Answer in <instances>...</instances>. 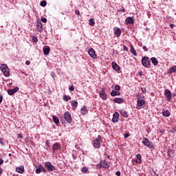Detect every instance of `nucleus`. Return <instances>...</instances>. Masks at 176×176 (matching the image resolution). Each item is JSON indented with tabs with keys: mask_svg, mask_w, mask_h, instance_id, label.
<instances>
[{
	"mask_svg": "<svg viewBox=\"0 0 176 176\" xmlns=\"http://www.w3.org/2000/svg\"><path fill=\"white\" fill-rule=\"evenodd\" d=\"M1 72L3 73L4 76H10V72L8 65L2 64L0 67Z\"/></svg>",
	"mask_w": 176,
	"mask_h": 176,
	"instance_id": "obj_1",
	"label": "nucleus"
},
{
	"mask_svg": "<svg viewBox=\"0 0 176 176\" xmlns=\"http://www.w3.org/2000/svg\"><path fill=\"white\" fill-rule=\"evenodd\" d=\"M142 144L149 148V149H155V146L152 142L149 141L147 138H143Z\"/></svg>",
	"mask_w": 176,
	"mask_h": 176,
	"instance_id": "obj_2",
	"label": "nucleus"
},
{
	"mask_svg": "<svg viewBox=\"0 0 176 176\" xmlns=\"http://www.w3.org/2000/svg\"><path fill=\"white\" fill-rule=\"evenodd\" d=\"M101 140H102V136L101 135H98V139H95L93 142V146L96 149H98V148H100L101 146Z\"/></svg>",
	"mask_w": 176,
	"mask_h": 176,
	"instance_id": "obj_3",
	"label": "nucleus"
},
{
	"mask_svg": "<svg viewBox=\"0 0 176 176\" xmlns=\"http://www.w3.org/2000/svg\"><path fill=\"white\" fill-rule=\"evenodd\" d=\"M142 64L143 67L146 68H151V60H149V57L144 56L142 59Z\"/></svg>",
	"mask_w": 176,
	"mask_h": 176,
	"instance_id": "obj_4",
	"label": "nucleus"
},
{
	"mask_svg": "<svg viewBox=\"0 0 176 176\" xmlns=\"http://www.w3.org/2000/svg\"><path fill=\"white\" fill-rule=\"evenodd\" d=\"M44 166L48 171H54L56 170V167L50 162H45Z\"/></svg>",
	"mask_w": 176,
	"mask_h": 176,
	"instance_id": "obj_5",
	"label": "nucleus"
},
{
	"mask_svg": "<svg viewBox=\"0 0 176 176\" xmlns=\"http://www.w3.org/2000/svg\"><path fill=\"white\" fill-rule=\"evenodd\" d=\"M164 96L166 97L167 101H171V98H173V94L171 93V91L166 89L164 90Z\"/></svg>",
	"mask_w": 176,
	"mask_h": 176,
	"instance_id": "obj_6",
	"label": "nucleus"
},
{
	"mask_svg": "<svg viewBox=\"0 0 176 176\" xmlns=\"http://www.w3.org/2000/svg\"><path fill=\"white\" fill-rule=\"evenodd\" d=\"M64 118L66 122L69 124L72 123V117L71 116V113H69V111H66L64 113Z\"/></svg>",
	"mask_w": 176,
	"mask_h": 176,
	"instance_id": "obj_7",
	"label": "nucleus"
},
{
	"mask_svg": "<svg viewBox=\"0 0 176 176\" xmlns=\"http://www.w3.org/2000/svg\"><path fill=\"white\" fill-rule=\"evenodd\" d=\"M137 105L138 107H142L143 105H145V100H144L143 99H141V96L140 95H137Z\"/></svg>",
	"mask_w": 176,
	"mask_h": 176,
	"instance_id": "obj_8",
	"label": "nucleus"
},
{
	"mask_svg": "<svg viewBox=\"0 0 176 176\" xmlns=\"http://www.w3.org/2000/svg\"><path fill=\"white\" fill-rule=\"evenodd\" d=\"M43 173H46V169H45V167H43V166L39 164L36 166V174H41V172Z\"/></svg>",
	"mask_w": 176,
	"mask_h": 176,
	"instance_id": "obj_9",
	"label": "nucleus"
},
{
	"mask_svg": "<svg viewBox=\"0 0 176 176\" xmlns=\"http://www.w3.org/2000/svg\"><path fill=\"white\" fill-rule=\"evenodd\" d=\"M88 54L91 57V58H97V54H96V51H94V49L90 48L88 50Z\"/></svg>",
	"mask_w": 176,
	"mask_h": 176,
	"instance_id": "obj_10",
	"label": "nucleus"
},
{
	"mask_svg": "<svg viewBox=\"0 0 176 176\" xmlns=\"http://www.w3.org/2000/svg\"><path fill=\"white\" fill-rule=\"evenodd\" d=\"M111 67L116 72H119V71H120V66H119L116 62H112Z\"/></svg>",
	"mask_w": 176,
	"mask_h": 176,
	"instance_id": "obj_11",
	"label": "nucleus"
},
{
	"mask_svg": "<svg viewBox=\"0 0 176 176\" xmlns=\"http://www.w3.org/2000/svg\"><path fill=\"white\" fill-rule=\"evenodd\" d=\"M112 122L113 123H118V122H119V113L118 111L113 113Z\"/></svg>",
	"mask_w": 176,
	"mask_h": 176,
	"instance_id": "obj_12",
	"label": "nucleus"
},
{
	"mask_svg": "<svg viewBox=\"0 0 176 176\" xmlns=\"http://www.w3.org/2000/svg\"><path fill=\"white\" fill-rule=\"evenodd\" d=\"M114 35L119 38L122 35V30L119 28H115L114 29Z\"/></svg>",
	"mask_w": 176,
	"mask_h": 176,
	"instance_id": "obj_13",
	"label": "nucleus"
},
{
	"mask_svg": "<svg viewBox=\"0 0 176 176\" xmlns=\"http://www.w3.org/2000/svg\"><path fill=\"white\" fill-rule=\"evenodd\" d=\"M53 152H56V151H58L61 149V145H60V143H54L52 146Z\"/></svg>",
	"mask_w": 176,
	"mask_h": 176,
	"instance_id": "obj_14",
	"label": "nucleus"
},
{
	"mask_svg": "<svg viewBox=\"0 0 176 176\" xmlns=\"http://www.w3.org/2000/svg\"><path fill=\"white\" fill-rule=\"evenodd\" d=\"M100 97L102 98L104 100H107V94H105V88L101 89Z\"/></svg>",
	"mask_w": 176,
	"mask_h": 176,
	"instance_id": "obj_15",
	"label": "nucleus"
},
{
	"mask_svg": "<svg viewBox=\"0 0 176 176\" xmlns=\"http://www.w3.org/2000/svg\"><path fill=\"white\" fill-rule=\"evenodd\" d=\"M43 51L44 56H47L49 53H50V47L44 46L43 48Z\"/></svg>",
	"mask_w": 176,
	"mask_h": 176,
	"instance_id": "obj_16",
	"label": "nucleus"
},
{
	"mask_svg": "<svg viewBox=\"0 0 176 176\" xmlns=\"http://www.w3.org/2000/svg\"><path fill=\"white\" fill-rule=\"evenodd\" d=\"M113 102L116 104H123V102H124V99H123V98H115L113 99Z\"/></svg>",
	"mask_w": 176,
	"mask_h": 176,
	"instance_id": "obj_17",
	"label": "nucleus"
},
{
	"mask_svg": "<svg viewBox=\"0 0 176 176\" xmlns=\"http://www.w3.org/2000/svg\"><path fill=\"white\" fill-rule=\"evenodd\" d=\"M126 24H134V18L133 17H127L125 20Z\"/></svg>",
	"mask_w": 176,
	"mask_h": 176,
	"instance_id": "obj_18",
	"label": "nucleus"
},
{
	"mask_svg": "<svg viewBox=\"0 0 176 176\" xmlns=\"http://www.w3.org/2000/svg\"><path fill=\"white\" fill-rule=\"evenodd\" d=\"M36 27L38 32H42V31H43V25L41 21H37Z\"/></svg>",
	"mask_w": 176,
	"mask_h": 176,
	"instance_id": "obj_19",
	"label": "nucleus"
},
{
	"mask_svg": "<svg viewBox=\"0 0 176 176\" xmlns=\"http://www.w3.org/2000/svg\"><path fill=\"white\" fill-rule=\"evenodd\" d=\"M100 166L103 168H108V167H109L110 165H109V162L107 161H102V162H100Z\"/></svg>",
	"mask_w": 176,
	"mask_h": 176,
	"instance_id": "obj_20",
	"label": "nucleus"
},
{
	"mask_svg": "<svg viewBox=\"0 0 176 176\" xmlns=\"http://www.w3.org/2000/svg\"><path fill=\"white\" fill-rule=\"evenodd\" d=\"M141 154L136 155V163H138V164H141L142 163Z\"/></svg>",
	"mask_w": 176,
	"mask_h": 176,
	"instance_id": "obj_21",
	"label": "nucleus"
},
{
	"mask_svg": "<svg viewBox=\"0 0 176 176\" xmlns=\"http://www.w3.org/2000/svg\"><path fill=\"white\" fill-rule=\"evenodd\" d=\"M16 171L19 174H23V173H24V166H21L20 167H17L16 169Z\"/></svg>",
	"mask_w": 176,
	"mask_h": 176,
	"instance_id": "obj_22",
	"label": "nucleus"
},
{
	"mask_svg": "<svg viewBox=\"0 0 176 176\" xmlns=\"http://www.w3.org/2000/svg\"><path fill=\"white\" fill-rule=\"evenodd\" d=\"M71 105H72V107H74V108H73L74 111H75V109H76V108H78V101H76V100H72V101L71 102Z\"/></svg>",
	"mask_w": 176,
	"mask_h": 176,
	"instance_id": "obj_23",
	"label": "nucleus"
},
{
	"mask_svg": "<svg viewBox=\"0 0 176 176\" xmlns=\"http://www.w3.org/2000/svg\"><path fill=\"white\" fill-rule=\"evenodd\" d=\"M110 94L111 97H116V96H120V93L118 91L115 90H113Z\"/></svg>",
	"mask_w": 176,
	"mask_h": 176,
	"instance_id": "obj_24",
	"label": "nucleus"
},
{
	"mask_svg": "<svg viewBox=\"0 0 176 176\" xmlns=\"http://www.w3.org/2000/svg\"><path fill=\"white\" fill-rule=\"evenodd\" d=\"M151 61L155 66H156V65H157V64H159V61L157 60V59L155 57L151 58Z\"/></svg>",
	"mask_w": 176,
	"mask_h": 176,
	"instance_id": "obj_25",
	"label": "nucleus"
},
{
	"mask_svg": "<svg viewBox=\"0 0 176 176\" xmlns=\"http://www.w3.org/2000/svg\"><path fill=\"white\" fill-rule=\"evenodd\" d=\"M120 113L123 116V118H129V114H127V111L124 110H120Z\"/></svg>",
	"mask_w": 176,
	"mask_h": 176,
	"instance_id": "obj_26",
	"label": "nucleus"
},
{
	"mask_svg": "<svg viewBox=\"0 0 176 176\" xmlns=\"http://www.w3.org/2000/svg\"><path fill=\"white\" fill-rule=\"evenodd\" d=\"M88 112L87 108L82 107L80 110L81 115H86Z\"/></svg>",
	"mask_w": 176,
	"mask_h": 176,
	"instance_id": "obj_27",
	"label": "nucleus"
},
{
	"mask_svg": "<svg viewBox=\"0 0 176 176\" xmlns=\"http://www.w3.org/2000/svg\"><path fill=\"white\" fill-rule=\"evenodd\" d=\"M53 118V121L56 124H58V123H60V120L58 119V118H57V116H52Z\"/></svg>",
	"mask_w": 176,
	"mask_h": 176,
	"instance_id": "obj_28",
	"label": "nucleus"
},
{
	"mask_svg": "<svg viewBox=\"0 0 176 176\" xmlns=\"http://www.w3.org/2000/svg\"><path fill=\"white\" fill-rule=\"evenodd\" d=\"M173 72H176V65L169 68L168 74H173Z\"/></svg>",
	"mask_w": 176,
	"mask_h": 176,
	"instance_id": "obj_29",
	"label": "nucleus"
},
{
	"mask_svg": "<svg viewBox=\"0 0 176 176\" xmlns=\"http://www.w3.org/2000/svg\"><path fill=\"white\" fill-rule=\"evenodd\" d=\"M162 115L166 118H168V116H170V111L168 110H165L162 111Z\"/></svg>",
	"mask_w": 176,
	"mask_h": 176,
	"instance_id": "obj_30",
	"label": "nucleus"
},
{
	"mask_svg": "<svg viewBox=\"0 0 176 176\" xmlns=\"http://www.w3.org/2000/svg\"><path fill=\"white\" fill-rule=\"evenodd\" d=\"M89 24V25H91V27H94V25H96V22L94 21V19H90Z\"/></svg>",
	"mask_w": 176,
	"mask_h": 176,
	"instance_id": "obj_31",
	"label": "nucleus"
},
{
	"mask_svg": "<svg viewBox=\"0 0 176 176\" xmlns=\"http://www.w3.org/2000/svg\"><path fill=\"white\" fill-rule=\"evenodd\" d=\"M131 53H132L134 56H137V52H135V50L134 49V47L133 45L131 46Z\"/></svg>",
	"mask_w": 176,
	"mask_h": 176,
	"instance_id": "obj_32",
	"label": "nucleus"
},
{
	"mask_svg": "<svg viewBox=\"0 0 176 176\" xmlns=\"http://www.w3.org/2000/svg\"><path fill=\"white\" fill-rule=\"evenodd\" d=\"M63 100H64V101H69V100H71V96H68L67 95H65L63 96Z\"/></svg>",
	"mask_w": 176,
	"mask_h": 176,
	"instance_id": "obj_33",
	"label": "nucleus"
},
{
	"mask_svg": "<svg viewBox=\"0 0 176 176\" xmlns=\"http://www.w3.org/2000/svg\"><path fill=\"white\" fill-rule=\"evenodd\" d=\"M81 171L82 173H87L89 171V169L86 167V166H84L82 169H81Z\"/></svg>",
	"mask_w": 176,
	"mask_h": 176,
	"instance_id": "obj_34",
	"label": "nucleus"
},
{
	"mask_svg": "<svg viewBox=\"0 0 176 176\" xmlns=\"http://www.w3.org/2000/svg\"><path fill=\"white\" fill-rule=\"evenodd\" d=\"M40 5H41V6H43V7L46 6V5H47L46 1L43 0V1H41V2L40 3Z\"/></svg>",
	"mask_w": 176,
	"mask_h": 176,
	"instance_id": "obj_35",
	"label": "nucleus"
},
{
	"mask_svg": "<svg viewBox=\"0 0 176 176\" xmlns=\"http://www.w3.org/2000/svg\"><path fill=\"white\" fill-rule=\"evenodd\" d=\"M114 89H115V91H119V90H120V86L119 85H116L115 87H114Z\"/></svg>",
	"mask_w": 176,
	"mask_h": 176,
	"instance_id": "obj_36",
	"label": "nucleus"
},
{
	"mask_svg": "<svg viewBox=\"0 0 176 176\" xmlns=\"http://www.w3.org/2000/svg\"><path fill=\"white\" fill-rule=\"evenodd\" d=\"M11 90H12V93L14 94V93H17L19 91V87H16L15 88Z\"/></svg>",
	"mask_w": 176,
	"mask_h": 176,
	"instance_id": "obj_37",
	"label": "nucleus"
},
{
	"mask_svg": "<svg viewBox=\"0 0 176 176\" xmlns=\"http://www.w3.org/2000/svg\"><path fill=\"white\" fill-rule=\"evenodd\" d=\"M11 90H12V93L14 94V93H17L19 91V87H16L15 88Z\"/></svg>",
	"mask_w": 176,
	"mask_h": 176,
	"instance_id": "obj_38",
	"label": "nucleus"
},
{
	"mask_svg": "<svg viewBox=\"0 0 176 176\" xmlns=\"http://www.w3.org/2000/svg\"><path fill=\"white\" fill-rule=\"evenodd\" d=\"M141 91L142 92L143 94H146V88L142 87L141 88Z\"/></svg>",
	"mask_w": 176,
	"mask_h": 176,
	"instance_id": "obj_39",
	"label": "nucleus"
},
{
	"mask_svg": "<svg viewBox=\"0 0 176 176\" xmlns=\"http://www.w3.org/2000/svg\"><path fill=\"white\" fill-rule=\"evenodd\" d=\"M8 93L9 96H13V94H14L12 89H8Z\"/></svg>",
	"mask_w": 176,
	"mask_h": 176,
	"instance_id": "obj_40",
	"label": "nucleus"
},
{
	"mask_svg": "<svg viewBox=\"0 0 176 176\" xmlns=\"http://www.w3.org/2000/svg\"><path fill=\"white\" fill-rule=\"evenodd\" d=\"M32 41H33V42H36V43L38 42V37L33 36Z\"/></svg>",
	"mask_w": 176,
	"mask_h": 176,
	"instance_id": "obj_41",
	"label": "nucleus"
},
{
	"mask_svg": "<svg viewBox=\"0 0 176 176\" xmlns=\"http://www.w3.org/2000/svg\"><path fill=\"white\" fill-rule=\"evenodd\" d=\"M69 90L70 91H74V90H75V87H74V85L69 87Z\"/></svg>",
	"mask_w": 176,
	"mask_h": 176,
	"instance_id": "obj_42",
	"label": "nucleus"
},
{
	"mask_svg": "<svg viewBox=\"0 0 176 176\" xmlns=\"http://www.w3.org/2000/svg\"><path fill=\"white\" fill-rule=\"evenodd\" d=\"M41 21L43 23H47V19L46 18L43 17V18H41Z\"/></svg>",
	"mask_w": 176,
	"mask_h": 176,
	"instance_id": "obj_43",
	"label": "nucleus"
},
{
	"mask_svg": "<svg viewBox=\"0 0 176 176\" xmlns=\"http://www.w3.org/2000/svg\"><path fill=\"white\" fill-rule=\"evenodd\" d=\"M124 138H129L130 137V133H126L124 135Z\"/></svg>",
	"mask_w": 176,
	"mask_h": 176,
	"instance_id": "obj_44",
	"label": "nucleus"
},
{
	"mask_svg": "<svg viewBox=\"0 0 176 176\" xmlns=\"http://www.w3.org/2000/svg\"><path fill=\"white\" fill-rule=\"evenodd\" d=\"M123 49H124V52H129V48L127 47V46L123 45Z\"/></svg>",
	"mask_w": 176,
	"mask_h": 176,
	"instance_id": "obj_45",
	"label": "nucleus"
},
{
	"mask_svg": "<svg viewBox=\"0 0 176 176\" xmlns=\"http://www.w3.org/2000/svg\"><path fill=\"white\" fill-rule=\"evenodd\" d=\"M120 12H122V13H124V12H126V10H125L124 8H123V7H121V8H120Z\"/></svg>",
	"mask_w": 176,
	"mask_h": 176,
	"instance_id": "obj_46",
	"label": "nucleus"
},
{
	"mask_svg": "<svg viewBox=\"0 0 176 176\" xmlns=\"http://www.w3.org/2000/svg\"><path fill=\"white\" fill-rule=\"evenodd\" d=\"M50 143L49 142V140H47L46 142H45V144L47 145V148H50Z\"/></svg>",
	"mask_w": 176,
	"mask_h": 176,
	"instance_id": "obj_47",
	"label": "nucleus"
},
{
	"mask_svg": "<svg viewBox=\"0 0 176 176\" xmlns=\"http://www.w3.org/2000/svg\"><path fill=\"white\" fill-rule=\"evenodd\" d=\"M75 13L79 16L80 14V11H79V10H76Z\"/></svg>",
	"mask_w": 176,
	"mask_h": 176,
	"instance_id": "obj_48",
	"label": "nucleus"
},
{
	"mask_svg": "<svg viewBox=\"0 0 176 176\" xmlns=\"http://www.w3.org/2000/svg\"><path fill=\"white\" fill-rule=\"evenodd\" d=\"M51 76L52 77V78H56V74L54 73V72H51Z\"/></svg>",
	"mask_w": 176,
	"mask_h": 176,
	"instance_id": "obj_49",
	"label": "nucleus"
},
{
	"mask_svg": "<svg viewBox=\"0 0 176 176\" xmlns=\"http://www.w3.org/2000/svg\"><path fill=\"white\" fill-rule=\"evenodd\" d=\"M30 64H31V61H30V60H26L25 61V65H30Z\"/></svg>",
	"mask_w": 176,
	"mask_h": 176,
	"instance_id": "obj_50",
	"label": "nucleus"
},
{
	"mask_svg": "<svg viewBox=\"0 0 176 176\" xmlns=\"http://www.w3.org/2000/svg\"><path fill=\"white\" fill-rule=\"evenodd\" d=\"M0 144L1 145H5V143H3L2 138H0Z\"/></svg>",
	"mask_w": 176,
	"mask_h": 176,
	"instance_id": "obj_51",
	"label": "nucleus"
},
{
	"mask_svg": "<svg viewBox=\"0 0 176 176\" xmlns=\"http://www.w3.org/2000/svg\"><path fill=\"white\" fill-rule=\"evenodd\" d=\"M72 156L73 159H74V160H76L77 157L76 154L73 153V154H72Z\"/></svg>",
	"mask_w": 176,
	"mask_h": 176,
	"instance_id": "obj_52",
	"label": "nucleus"
},
{
	"mask_svg": "<svg viewBox=\"0 0 176 176\" xmlns=\"http://www.w3.org/2000/svg\"><path fill=\"white\" fill-rule=\"evenodd\" d=\"M143 50H144V52H148V48H146V46H143Z\"/></svg>",
	"mask_w": 176,
	"mask_h": 176,
	"instance_id": "obj_53",
	"label": "nucleus"
},
{
	"mask_svg": "<svg viewBox=\"0 0 176 176\" xmlns=\"http://www.w3.org/2000/svg\"><path fill=\"white\" fill-rule=\"evenodd\" d=\"M2 100H3V96L2 95H0V104L2 102Z\"/></svg>",
	"mask_w": 176,
	"mask_h": 176,
	"instance_id": "obj_54",
	"label": "nucleus"
},
{
	"mask_svg": "<svg viewBox=\"0 0 176 176\" xmlns=\"http://www.w3.org/2000/svg\"><path fill=\"white\" fill-rule=\"evenodd\" d=\"M116 175H118V176H120V175H121L120 171H117V172L116 173Z\"/></svg>",
	"mask_w": 176,
	"mask_h": 176,
	"instance_id": "obj_55",
	"label": "nucleus"
},
{
	"mask_svg": "<svg viewBox=\"0 0 176 176\" xmlns=\"http://www.w3.org/2000/svg\"><path fill=\"white\" fill-rule=\"evenodd\" d=\"M170 28L173 29V28H174V27H175V25L171 23V24L170 25Z\"/></svg>",
	"mask_w": 176,
	"mask_h": 176,
	"instance_id": "obj_56",
	"label": "nucleus"
},
{
	"mask_svg": "<svg viewBox=\"0 0 176 176\" xmlns=\"http://www.w3.org/2000/svg\"><path fill=\"white\" fill-rule=\"evenodd\" d=\"M18 137H19V138H23V134L19 133V134L18 135Z\"/></svg>",
	"mask_w": 176,
	"mask_h": 176,
	"instance_id": "obj_57",
	"label": "nucleus"
},
{
	"mask_svg": "<svg viewBox=\"0 0 176 176\" xmlns=\"http://www.w3.org/2000/svg\"><path fill=\"white\" fill-rule=\"evenodd\" d=\"M3 164V160H2V159L0 158V166Z\"/></svg>",
	"mask_w": 176,
	"mask_h": 176,
	"instance_id": "obj_58",
	"label": "nucleus"
},
{
	"mask_svg": "<svg viewBox=\"0 0 176 176\" xmlns=\"http://www.w3.org/2000/svg\"><path fill=\"white\" fill-rule=\"evenodd\" d=\"M138 75H139V76H142V72H138Z\"/></svg>",
	"mask_w": 176,
	"mask_h": 176,
	"instance_id": "obj_59",
	"label": "nucleus"
},
{
	"mask_svg": "<svg viewBox=\"0 0 176 176\" xmlns=\"http://www.w3.org/2000/svg\"><path fill=\"white\" fill-rule=\"evenodd\" d=\"M111 156L110 155H107V159H110Z\"/></svg>",
	"mask_w": 176,
	"mask_h": 176,
	"instance_id": "obj_60",
	"label": "nucleus"
},
{
	"mask_svg": "<svg viewBox=\"0 0 176 176\" xmlns=\"http://www.w3.org/2000/svg\"><path fill=\"white\" fill-rule=\"evenodd\" d=\"M22 74H23V75H25V72H22Z\"/></svg>",
	"mask_w": 176,
	"mask_h": 176,
	"instance_id": "obj_61",
	"label": "nucleus"
},
{
	"mask_svg": "<svg viewBox=\"0 0 176 176\" xmlns=\"http://www.w3.org/2000/svg\"><path fill=\"white\" fill-rule=\"evenodd\" d=\"M173 97H175V94H173Z\"/></svg>",
	"mask_w": 176,
	"mask_h": 176,
	"instance_id": "obj_62",
	"label": "nucleus"
},
{
	"mask_svg": "<svg viewBox=\"0 0 176 176\" xmlns=\"http://www.w3.org/2000/svg\"><path fill=\"white\" fill-rule=\"evenodd\" d=\"M138 109H141V108H138Z\"/></svg>",
	"mask_w": 176,
	"mask_h": 176,
	"instance_id": "obj_63",
	"label": "nucleus"
}]
</instances>
